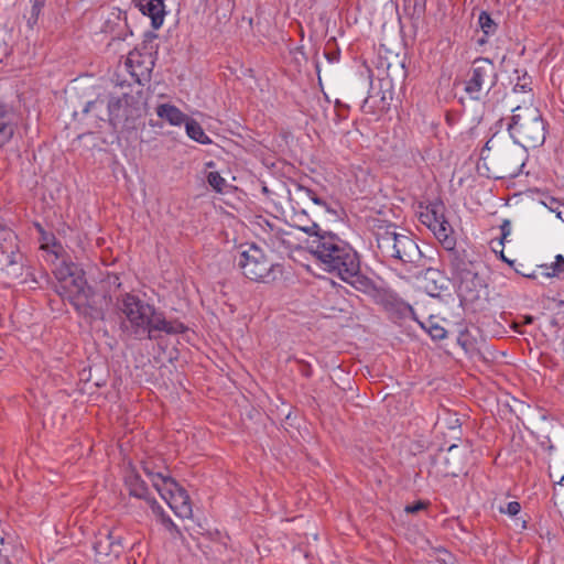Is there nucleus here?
<instances>
[{
    "label": "nucleus",
    "instance_id": "nucleus-25",
    "mask_svg": "<svg viewBox=\"0 0 564 564\" xmlns=\"http://www.w3.org/2000/svg\"><path fill=\"white\" fill-rule=\"evenodd\" d=\"M208 184L218 192L224 191L227 182L218 172H210L207 176Z\"/></svg>",
    "mask_w": 564,
    "mask_h": 564
},
{
    "label": "nucleus",
    "instance_id": "nucleus-6",
    "mask_svg": "<svg viewBox=\"0 0 564 564\" xmlns=\"http://www.w3.org/2000/svg\"><path fill=\"white\" fill-rule=\"evenodd\" d=\"M447 262L457 283L459 297L467 302L477 300L485 285L479 275V262L473 260L467 251L452 252L451 260Z\"/></svg>",
    "mask_w": 564,
    "mask_h": 564
},
{
    "label": "nucleus",
    "instance_id": "nucleus-20",
    "mask_svg": "<svg viewBox=\"0 0 564 564\" xmlns=\"http://www.w3.org/2000/svg\"><path fill=\"white\" fill-rule=\"evenodd\" d=\"M126 484L129 488L130 495L137 498L147 499L148 487L145 486L144 481L140 478L139 475H128L126 478Z\"/></svg>",
    "mask_w": 564,
    "mask_h": 564
},
{
    "label": "nucleus",
    "instance_id": "nucleus-32",
    "mask_svg": "<svg viewBox=\"0 0 564 564\" xmlns=\"http://www.w3.org/2000/svg\"><path fill=\"white\" fill-rule=\"evenodd\" d=\"M107 540L109 542L108 544H109V547H110V552H117L118 553L120 551L119 549L121 546L120 542L115 540V538L111 534H109L107 536Z\"/></svg>",
    "mask_w": 564,
    "mask_h": 564
},
{
    "label": "nucleus",
    "instance_id": "nucleus-11",
    "mask_svg": "<svg viewBox=\"0 0 564 564\" xmlns=\"http://www.w3.org/2000/svg\"><path fill=\"white\" fill-rule=\"evenodd\" d=\"M420 221L425 225L440 241L446 251V260H451L452 252H465L456 248V237L446 214H419Z\"/></svg>",
    "mask_w": 564,
    "mask_h": 564
},
{
    "label": "nucleus",
    "instance_id": "nucleus-22",
    "mask_svg": "<svg viewBox=\"0 0 564 564\" xmlns=\"http://www.w3.org/2000/svg\"><path fill=\"white\" fill-rule=\"evenodd\" d=\"M562 274H564V257L562 254L555 257V262L551 268H545V270L541 272V275L546 279L561 276Z\"/></svg>",
    "mask_w": 564,
    "mask_h": 564
},
{
    "label": "nucleus",
    "instance_id": "nucleus-19",
    "mask_svg": "<svg viewBox=\"0 0 564 564\" xmlns=\"http://www.w3.org/2000/svg\"><path fill=\"white\" fill-rule=\"evenodd\" d=\"M185 131L189 139L200 144L212 143V139L204 132L202 126L193 118H189L188 121H186Z\"/></svg>",
    "mask_w": 564,
    "mask_h": 564
},
{
    "label": "nucleus",
    "instance_id": "nucleus-3",
    "mask_svg": "<svg viewBox=\"0 0 564 564\" xmlns=\"http://www.w3.org/2000/svg\"><path fill=\"white\" fill-rule=\"evenodd\" d=\"M119 308L124 315L121 324L123 330L134 337H142L148 334V337L152 339L156 337V332L181 334L186 330L183 323L165 319L161 313L155 311L153 305L130 293L122 295Z\"/></svg>",
    "mask_w": 564,
    "mask_h": 564
},
{
    "label": "nucleus",
    "instance_id": "nucleus-12",
    "mask_svg": "<svg viewBox=\"0 0 564 564\" xmlns=\"http://www.w3.org/2000/svg\"><path fill=\"white\" fill-rule=\"evenodd\" d=\"M19 258L17 235L0 220V263L8 276L19 278L22 274Z\"/></svg>",
    "mask_w": 564,
    "mask_h": 564
},
{
    "label": "nucleus",
    "instance_id": "nucleus-39",
    "mask_svg": "<svg viewBox=\"0 0 564 564\" xmlns=\"http://www.w3.org/2000/svg\"><path fill=\"white\" fill-rule=\"evenodd\" d=\"M102 547V542H99L98 545L96 546V551L98 553H102V551L100 550Z\"/></svg>",
    "mask_w": 564,
    "mask_h": 564
},
{
    "label": "nucleus",
    "instance_id": "nucleus-33",
    "mask_svg": "<svg viewBox=\"0 0 564 564\" xmlns=\"http://www.w3.org/2000/svg\"><path fill=\"white\" fill-rule=\"evenodd\" d=\"M529 83L528 82H523V83H519L514 86L513 88V94H518V93H528L527 90V87H528Z\"/></svg>",
    "mask_w": 564,
    "mask_h": 564
},
{
    "label": "nucleus",
    "instance_id": "nucleus-2",
    "mask_svg": "<svg viewBox=\"0 0 564 564\" xmlns=\"http://www.w3.org/2000/svg\"><path fill=\"white\" fill-rule=\"evenodd\" d=\"M316 263L343 281L355 284L359 280L360 261L356 250L334 234L315 235L307 245Z\"/></svg>",
    "mask_w": 564,
    "mask_h": 564
},
{
    "label": "nucleus",
    "instance_id": "nucleus-13",
    "mask_svg": "<svg viewBox=\"0 0 564 564\" xmlns=\"http://www.w3.org/2000/svg\"><path fill=\"white\" fill-rule=\"evenodd\" d=\"M109 121L116 127L121 122L133 121L141 117L142 106L132 95H123L122 97H112L108 102Z\"/></svg>",
    "mask_w": 564,
    "mask_h": 564
},
{
    "label": "nucleus",
    "instance_id": "nucleus-34",
    "mask_svg": "<svg viewBox=\"0 0 564 564\" xmlns=\"http://www.w3.org/2000/svg\"><path fill=\"white\" fill-rule=\"evenodd\" d=\"M163 522L166 525V528H169V529H175L176 528V525L174 524V522L172 521V519L170 517L163 518Z\"/></svg>",
    "mask_w": 564,
    "mask_h": 564
},
{
    "label": "nucleus",
    "instance_id": "nucleus-36",
    "mask_svg": "<svg viewBox=\"0 0 564 564\" xmlns=\"http://www.w3.org/2000/svg\"><path fill=\"white\" fill-rule=\"evenodd\" d=\"M0 564H11L8 556L0 552Z\"/></svg>",
    "mask_w": 564,
    "mask_h": 564
},
{
    "label": "nucleus",
    "instance_id": "nucleus-7",
    "mask_svg": "<svg viewBox=\"0 0 564 564\" xmlns=\"http://www.w3.org/2000/svg\"><path fill=\"white\" fill-rule=\"evenodd\" d=\"M236 262L242 274L256 282L268 283L274 280V271L279 268L268 258L263 249L254 243L241 246Z\"/></svg>",
    "mask_w": 564,
    "mask_h": 564
},
{
    "label": "nucleus",
    "instance_id": "nucleus-16",
    "mask_svg": "<svg viewBox=\"0 0 564 564\" xmlns=\"http://www.w3.org/2000/svg\"><path fill=\"white\" fill-rule=\"evenodd\" d=\"M36 227L41 234V249L46 252V260L54 262L63 258L64 249L62 245L56 241L53 235L45 232L40 225H36Z\"/></svg>",
    "mask_w": 564,
    "mask_h": 564
},
{
    "label": "nucleus",
    "instance_id": "nucleus-40",
    "mask_svg": "<svg viewBox=\"0 0 564 564\" xmlns=\"http://www.w3.org/2000/svg\"><path fill=\"white\" fill-rule=\"evenodd\" d=\"M454 448H456V445H452V446H449V448H448V453H452V451H453Z\"/></svg>",
    "mask_w": 564,
    "mask_h": 564
},
{
    "label": "nucleus",
    "instance_id": "nucleus-31",
    "mask_svg": "<svg viewBox=\"0 0 564 564\" xmlns=\"http://www.w3.org/2000/svg\"><path fill=\"white\" fill-rule=\"evenodd\" d=\"M32 2V15L37 17L43 8L45 0H31Z\"/></svg>",
    "mask_w": 564,
    "mask_h": 564
},
{
    "label": "nucleus",
    "instance_id": "nucleus-1",
    "mask_svg": "<svg viewBox=\"0 0 564 564\" xmlns=\"http://www.w3.org/2000/svg\"><path fill=\"white\" fill-rule=\"evenodd\" d=\"M366 228L377 241V253L391 264L402 265L406 271L417 268L422 261V252L417 243L405 234L397 232V226L377 215L365 219Z\"/></svg>",
    "mask_w": 564,
    "mask_h": 564
},
{
    "label": "nucleus",
    "instance_id": "nucleus-21",
    "mask_svg": "<svg viewBox=\"0 0 564 564\" xmlns=\"http://www.w3.org/2000/svg\"><path fill=\"white\" fill-rule=\"evenodd\" d=\"M419 324L434 340H442L447 336L446 329L437 323L427 321L426 323L419 322Z\"/></svg>",
    "mask_w": 564,
    "mask_h": 564
},
{
    "label": "nucleus",
    "instance_id": "nucleus-27",
    "mask_svg": "<svg viewBox=\"0 0 564 564\" xmlns=\"http://www.w3.org/2000/svg\"><path fill=\"white\" fill-rule=\"evenodd\" d=\"M514 271L518 274L531 280H536L539 278V274L535 270L529 271L522 263H519L517 267L514 265Z\"/></svg>",
    "mask_w": 564,
    "mask_h": 564
},
{
    "label": "nucleus",
    "instance_id": "nucleus-35",
    "mask_svg": "<svg viewBox=\"0 0 564 564\" xmlns=\"http://www.w3.org/2000/svg\"><path fill=\"white\" fill-rule=\"evenodd\" d=\"M459 471H460L459 468H448V469H446L445 474L447 476L456 477V476H458Z\"/></svg>",
    "mask_w": 564,
    "mask_h": 564
},
{
    "label": "nucleus",
    "instance_id": "nucleus-37",
    "mask_svg": "<svg viewBox=\"0 0 564 564\" xmlns=\"http://www.w3.org/2000/svg\"><path fill=\"white\" fill-rule=\"evenodd\" d=\"M501 259L507 262L509 265L513 267L514 268V261L512 260H509L508 258L505 257L503 252L501 251Z\"/></svg>",
    "mask_w": 564,
    "mask_h": 564
},
{
    "label": "nucleus",
    "instance_id": "nucleus-41",
    "mask_svg": "<svg viewBox=\"0 0 564 564\" xmlns=\"http://www.w3.org/2000/svg\"><path fill=\"white\" fill-rule=\"evenodd\" d=\"M94 104H95V102H88V105H87V107H86L85 111H88L89 107H90L91 105H94Z\"/></svg>",
    "mask_w": 564,
    "mask_h": 564
},
{
    "label": "nucleus",
    "instance_id": "nucleus-14",
    "mask_svg": "<svg viewBox=\"0 0 564 564\" xmlns=\"http://www.w3.org/2000/svg\"><path fill=\"white\" fill-rule=\"evenodd\" d=\"M139 10L151 19V25L158 30L163 25L165 11L162 0H133Z\"/></svg>",
    "mask_w": 564,
    "mask_h": 564
},
{
    "label": "nucleus",
    "instance_id": "nucleus-28",
    "mask_svg": "<svg viewBox=\"0 0 564 564\" xmlns=\"http://www.w3.org/2000/svg\"><path fill=\"white\" fill-rule=\"evenodd\" d=\"M501 230V237L498 241V245L500 247H503L505 240L508 238V236L511 234V223L509 219H505L502 224L500 225Z\"/></svg>",
    "mask_w": 564,
    "mask_h": 564
},
{
    "label": "nucleus",
    "instance_id": "nucleus-38",
    "mask_svg": "<svg viewBox=\"0 0 564 564\" xmlns=\"http://www.w3.org/2000/svg\"><path fill=\"white\" fill-rule=\"evenodd\" d=\"M152 508H153V509H158V510L162 511L161 506H160V505H158V502H156L155 500H153V501H152Z\"/></svg>",
    "mask_w": 564,
    "mask_h": 564
},
{
    "label": "nucleus",
    "instance_id": "nucleus-42",
    "mask_svg": "<svg viewBox=\"0 0 564 564\" xmlns=\"http://www.w3.org/2000/svg\"><path fill=\"white\" fill-rule=\"evenodd\" d=\"M558 484H560V485H563V484H564V476L560 479Z\"/></svg>",
    "mask_w": 564,
    "mask_h": 564
},
{
    "label": "nucleus",
    "instance_id": "nucleus-29",
    "mask_svg": "<svg viewBox=\"0 0 564 564\" xmlns=\"http://www.w3.org/2000/svg\"><path fill=\"white\" fill-rule=\"evenodd\" d=\"M427 507V503L423 501H416L414 503L408 505L404 510L408 513H417L422 510H424Z\"/></svg>",
    "mask_w": 564,
    "mask_h": 564
},
{
    "label": "nucleus",
    "instance_id": "nucleus-24",
    "mask_svg": "<svg viewBox=\"0 0 564 564\" xmlns=\"http://www.w3.org/2000/svg\"><path fill=\"white\" fill-rule=\"evenodd\" d=\"M523 159H524V152L521 149H513L508 152V160L513 163L512 173L519 171L523 166V164H524Z\"/></svg>",
    "mask_w": 564,
    "mask_h": 564
},
{
    "label": "nucleus",
    "instance_id": "nucleus-15",
    "mask_svg": "<svg viewBox=\"0 0 564 564\" xmlns=\"http://www.w3.org/2000/svg\"><path fill=\"white\" fill-rule=\"evenodd\" d=\"M18 115L12 108L0 106V147L7 144L14 134Z\"/></svg>",
    "mask_w": 564,
    "mask_h": 564
},
{
    "label": "nucleus",
    "instance_id": "nucleus-9",
    "mask_svg": "<svg viewBox=\"0 0 564 564\" xmlns=\"http://www.w3.org/2000/svg\"><path fill=\"white\" fill-rule=\"evenodd\" d=\"M270 215L272 219H267L263 215L256 214L257 224L268 232L270 246L280 253H289L299 246V239L295 238L294 230L310 234L318 227L315 223L311 226L286 225L285 227H280L278 225L280 223L279 217L273 214Z\"/></svg>",
    "mask_w": 564,
    "mask_h": 564
},
{
    "label": "nucleus",
    "instance_id": "nucleus-10",
    "mask_svg": "<svg viewBox=\"0 0 564 564\" xmlns=\"http://www.w3.org/2000/svg\"><path fill=\"white\" fill-rule=\"evenodd\" d=\"M497 82L496 66L488 58H478L473 63L466 80L465 90L473 99H479Z\"/></svg>",
    "mask_w": 564,
    "mask_h": 564
},
{
    "label": "nucleus",
    "instance_id": "nucleus-8",
    "mask_svg": "<svg viewBox=\"0 0 564 564\" xmlns=\"http://www.w3.org/2000/svg\"><path fill=\"white\" fill-rule=\"evenodd\" d=\"M144 471L150 477L153 487L158 490L161 498L173 512L180 518L189 519L193 514V509L187 491L169 476L149 471L148 468H144Z\"/></svg>",
    "mask_w": 564,
    "mask_h": 564
},
{
    "label": "nucleus",
    "instance_id": "nucleus-30",
    "mask_svg": "<svg viewBox=\"0 0 564 564\" xmlns=\"http://www.w3.org/2000/svg\"><path fill=\"white\" fill-rule=\"evenodd\" d=\"M399 312H400L401 316H403V317L411 316L413 319H415L414 310L408 303H403V302L400 303L399 304Z\"/></svg>",
    "mask_w": 564,
    "mask_h": 564
},
{
    "label": "nucleus",
    "instance_id": "nucleus-5",
    "mask_svg": "<svg viewBox=\"0 0 564 564\" xmlns=\"http://www.w3.org/2000/svg\"><path fill=\"white\" fill-rule=\"evenodd\" d=\"M513 115L509 123L512 139L523 148H535L545 140V124L540 110L533 105L512 108Z\"/></svg>",
    "mask_w": 564,
    "mask_h": 564
},
{
    "label": "nucleus",
    "instance_id": "nucleus-18",
    "mask_svg": "<svg viewBox=\"0 0 564 564\" xmlns=\"http://www.w3.org/2000/svg\"><path fill=\"white\" fill-rule=\"evenodd\" d=\"M156 115L161 119L166 120L171 126L180 127L182 124H186L188 121V117L183 113L177 107L171 104H162L156 108Z\"/></svg>",
    "mask_w": 564,
    "mask_h": 564
},
{
    "label": "nucleus",
    "instance_id": "nucleus-23",
    "mask_svg": "<svg viewBox=\"0 0 564 564\" xmlns=\"http://www.w3.org/2000/svg\"><path fill=\"white\" fill-rule=\"evenodd\" d=\"M478 23L486 35H490L496 31V23L485 11L479 14Z\"/></svg>",
    "mask_w": 564,
    "mask_h": 564
},
{
    "label": "nucleus",
    "instance_id": "nucleus-17",
    "mask_svg": "<svg viewBox=\"0 0 564 564\" xmlns=\"http://www.w3.org/2000/svg\"><path fill=\"white\" fill-rule=\"evenodd\" d=\"M424 289L430 296L438 297L448 289L446 279L436 270H427Z\"/></svg>",
    "mask_w": 564,
    "mask_h": 564
},
{
    "label": "nucleus",
    "instance_id": "nucleus-26",
    "mask_svg": "<svg viewBox=\"0 0 564 564\" xmlns=\"http://www.w3.org/2000/svg\"><path fill=\"white\" fill-rule=\"evenodd\" d=\"M521 510V506L518 501H510L506 506H500L499 511L510 517L517 516Z\"/></svg>",
    "mask_w": 564,
    "mask_h": 564
},
{
    "label": "nucleus",
    "instance_id": "nucleus-4",
    "mask_svg": "<svg viewBox=\"0 0 564 564\" xmlns=\"http://www.w3.org/2000/svg\"><path fill=\"white\" fill-rule=\"evenodd\" d=\"M54 275L58 282L55 286L56 292L67 300L79 315L89 321L104 318L100 297L87 284L84 274L73 263H67L63 259L61 264L54 269Z\"/></svg>",
    "mask_w": 564,
    "mask_h": 564
}]
</instances>
